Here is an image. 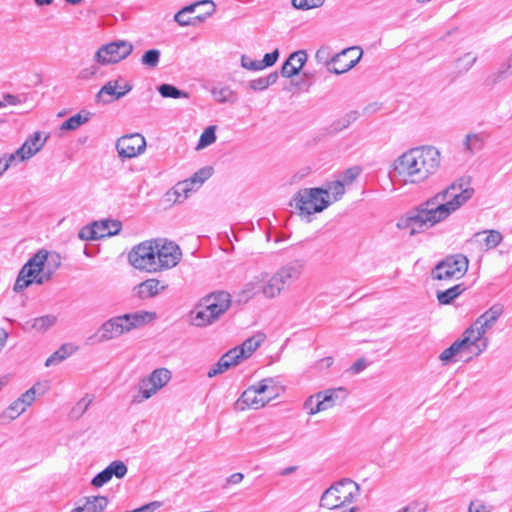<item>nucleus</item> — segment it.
Listing matches in <instances>:
<instances>
[{
    "label": "nucleus",
    "instance_id": "7",
    "mask_svg": "<svg viewBox=\"0 0 512 512\" xmlns=\"http://www.w3.org/2000/svg\"><path fill=\"white\" fill-rule=\"evenodd\" d=\"M155 249L156 239L138 244L128 254L129 263L138 270L148 273L158 272Z\"/></svg>",
    "mask_w": 512,
    "mask_h": 512
},
{
    "label": "nucleus",
    "instance_id": "24",
    "mask_svg": "<svg viewBox=\"0 0 512 512\" xmlns=\"http://www.w3.org/2000/svg\"><path fill=\"white\" fill-rule=\"evenodd\" d=\"M46 139H41L40 132L31 135L14 154L21 160L30 159L43 147Z\"/></svg>",
    "mask_w": 512,
    "mask_h": 512
},
{
    "label": "nucleus",
    "instance_id": "21",
    "mask_svg": "<svg viewBox=\"0 0 512 512\" xmlns=\"http://www.w3.org/2000/svg\"><path fill=\"white\" fill-rule=\"evenodd\" d=\"M303 266L304 264L302 260H294L282 266L274 274L281 286L284 288L300 277Z\"/></svg>",
    "mask_w": 512,
    "mask_h": 512
},
{
    "label": "nucleus",
    "instance_id": "4",
    "mask_svg": "<svg viewBox=\"0 0 512 512\" xmlns=\"http://www.w3.org/2000/svg\"><path fill=\"white\" fill-rule=\"evenodd\" d=\"M231 295L225 291L213 292L205 296L190 312L191 323L204 327L217 321L230 307Z\"/></svg>",
    "mask_w": 512,
    "mask_h": 512
},
{
    "label": "nucleus",
    "instance_id": "20",
    "mask_svg": "<svg viewBox=\"0 0 512 512\" xmlns=\"http://www.w3.org/2000/svg\"><path fill=\"white\" fill-rule=\"evenodd\" d=\"M167 288L168 283L165 281L150 278L136 285L133 291L138 298L148 299L163 293Z\"/></svg>",
    "mask_w": 512,
    "mask_h": 512
},
{
    "label": "nucleus",
    "instance_id": "49",
    "mask_svg": "<svg viewBox=\"0 0 512 512\" xmlns=\"http://www.w3.org/2000/svg\"><path fill=\"white\" fill-rule=\"evenodd\" d=\"M100 64L97 62L91 64L88 67L82 68L78 73V79L81 80H90L93 78H96L99 75L100 72Z\"/></svg>",
    "mask_w": 512,
    "mask_h": 512
},
{
    "label": "nucleus",
    "instance_id": "51",
    "mask_svg": "<svg viewBox=\"0 0 512 512\" xmlns=\"http://www.w3.org/2000/svg\"><path fill=\"white\" fill-rule=\"evenodd\" d=\"M221 360L228 362L229 368L237 365L241 360H243V352L238 351L236 347L230 349L224 355L221 356Z\"/></svg>",
    "mask_w": 512,
    "mask_h": 512
},
{
    "label": "nucleus",
    "instance_id": "19",
    "mask_svg": "<svg viewBox=\"0 0 512 512\" xmlns=\"http://www.w3.org/2000/svg\"><path fill=\"white\" fill-rule=\"evenodd\" d=\"M503 312L504 306L500 303H496L479 316L471 326L481 332V335L484 336L486 332L494 326Z\"/></svg>",
    "mask_w": 512,
    "mask_h": 512
},
{
    "label": "nucleus",
    "instance_id": "61",
    "mask_svg": "<svg viewBox=\"0 0 512 512\" xmlns=\"http://www.w3.org/2000/svg\"><path fill=\"white\" fill-rule=\"evenodd\" d=\"M319 398H317V393L308 397L304 403V408L308 410L310 415H314L319 413L320 411H315L316 403H318Z\"/></svg>",
    "mask_w": 512,
    "mask_h": 512
},
{
    "label": "nucleus",
    "instance_id": "5",
    "mask_svg": "<svg viewBox=\"0 0 512 512\" xmlns=\"http://www.w3.org/2000/svg\"><path fill=\"white\" fill-rule=\"evenodd\" d=\"M273 383L272 378H267L247 388L237 400L236 409L243 411L246 408L259 409L264 407L278 395Z\"/></svg>",
    "mask_w": 512,
    "mask_h": 512
},
{
    "label": "nucleus",
    "instance_id": "13",
    "mask_svg": "<svg viewBox=\"0 0 512 512\" xmlns=\"http://www.w3.org/2000/svg\"><path fill=\"white\" fill-rule=\"evenodd\" d=\"M116 149L121 159L134 158L145 151L146 141L139 133L124 135L117 140Z\"/></svg>",
    "mask_w": 512,
    "mask_h": 512
},
{
    "label": "nucleus",
    "instance_id": "41",
    "mask_svg": "<svg viewBox=\"0 0 512 512\" xmlns=\"http://www.w3.org/2000/svg\"><path fill=\"white\" fill-rule=\"evenodd\" d=\"M72 353V347L64 344L58 350H56L51 356H49L45 362L46 367H50L65 360Z\"/></svg>",
    "mask_w": 512,
    "mask_h": 512
},
{
    "label": "nucleus",
    "instance_id": "39",
    "mask_svg": "<svg viewBox=\"0 0 512 512\" xmlns=\"http://www.w3.org/2000/svg\"><path fill=\"white\" fill-rule=\"evenodd\" d=\"M89 113L86 115H82L81 113L75 114L65 120L61 126V130L73 131L79 128L81 125L85 124L89 120Z\"/></svg>",
    "mask_w": 512,
    "mask_h": 512
},
{
    "label": "nucleus",
    "instance_id": "47",
    "mask_svg": "<svg viewBox=\"0 0 512 512\" xmlns=\"http://www.w3.org/2000/svg\"><path fill=\"white\" fill-rule=\"evenodd\" d=\"M476 60V56H473L471 53H466L456 60V67L461 73L467 72L474 65Z\"/></svg>",
    "mask_w": 512,
    "mask_h": 512
},
{
    "label": "nucleus",
    "instance_id": "6",
    "mask_svg": "<svg viewBox=\"0 0 512 512\" xmlns=\"http://www.w3.org/2000/svg\"><path fill=\"white\" fill-rule=\"evenodd\" d=\"M295 209L300 215L310 216L318 213L331 205V199L323 195V188H304L293 197Z\"/></svg>",
    "mask_w": 512,
    "mask_h": 512
},
{
    "label": "nucleus",
    "instance_id": "58",
    "mask_svg": "<svg viewBox=\"0 0 512 512\" xmlns=\"http://www.w3.org/2000/svg\"><path fill=\"white\" fill-rule=\"evenodd\" d=\"M361 169L359 167H351L343 173V180L341 182L345 184H351L360 174Z\"/></svg>",
    "mask_w": 512,
    "mask_h": 512
},
{
    "label": "nucleus",
    "instance_id": "26",
    "mask_svg": "<svg viewBox=\"0 0 512 512\" xmlns=\"http://www.w3.org/2000/svg\"><path fill=\"white\" fill-rule=\"evenodd\" d=\"M266 277L267 273L262 272L255 276L251 281L247 282L238 293V301L246 303L256 294L260 293L261 283L264 282Z\"/></svg>",
    "mask_w": 512,
    "mask_h": 512
},
{
    "label": "nucleus",
    "instance_id": "23",
    "mask_svg": "<svg viewBox=\"0 0 512 512\" xmlns=\"http://www.w3.org/2000/svg\"><path fill=\"white\" fill-rule=\"evenodd\" d=\"M199 7H204L205 11L203 13L198 14L193 19L201 22L204 21L207 17L211 16L215 12L216 8L214 2L211 0L197 1L195 3L183 7L180 11H178L174 16V20L179 21V19L182 18L183 15L193 13Z\"/></svg>",
    "mask_w": 512,
    "mask_h": 512
},
{
    "label": "nucleus",
    "instance_id": "1",
    "mask_svg": "<svg viewBox=\"0 0 512 512\" xmlns=\"http://www.w3.org/2000/svg\"><path fill=\"white\" fill-rule=\"evenodd\" d=\"M473 193V188L467 184L464 187L462 182L453 183L409 212L405 218L398 221L397 226L401 229H410V235L421 233L447 219L465 204Z\"/></svg>",
    "mask_w": 512,
    "mask_h": 512
},
{
    "label": "nucleus",
    "instance_id": "32",
    "mask_svg": "<svg viewBox=\"0 0 512 512\" xmlns=\"http://www.w3.org/2000/svg\"><path fill=\"white\" fill-rule=\"evenodd\" d=\"M95 228L98 232V237L101 239L118 234L121 230V223L116 220H102L95 222Z\"/></svg>",
    "mask_w": 512,
    "mask_h": 512
},
{
    "label": "nucleus",
    "instance_id": "44",
    "mask_svg": "<svg viewBox=\"0 0 512 512\" xmlns=\"http://www.w3.org/2000/svg\"><path fill=\"white\" fill-rule=\"evenodd\" d=\"M483 138L479 134H468L464 141L465 150L475 153L483 148Z\"/></svg>",
    "mask_w": 512,
    "mask_h": 512
},
{
    "label": "nucleus",
    "instance_id": "43",
    "mask_svg": "<svg viewBox=\"0 0 512 512\" xmlns=\"http://www.w3.org/2000/svg\"><path fill=\"white\" fill-rule=\"evenodd\" d=\"M161 52L158 49L147 50L141 57V64L147 68H156L160 61Z\"/></svg>",
    "mask_w": 512,
    "mask_h": 512
},
{
    "label": "nucleus",
    "instance_id": "53",
    "mask_svg": "<svg viewBox=\"0 0 512 512\" xmlns=\"http://www.w3.org/2000/svg\"><path fill=\"white\" fill-rule=\"evenodd\" d=\"M34 282H35V279L33 277H29L25 273L23 274V271L20 270V273H19V275L16 279V282L14 284V291L20 292Z\"/></svg>",
    "mask_w": 512,
    "mask_h": 512
},
{
    "label": "nucleus",
    "instance_id": "50",
    "mask_svg": "<svg viewBox=\"0 0 512 512\" xmlns=\"http://www.w3.org/2000/svg\"><path fill=\"white\" fill-rule=\"evenodd\" d=\"M91 403H92V398H90L89 396L83 397L72 408L71 416L75 417V418H79L86 412V410L88 409V407Z\"/></svg>",
    "mask_w": 512,
    "mask_h": 512
},
{
    "label": "nucleus",
    "instance_id": "36",
    "mask_svg": "<svg viewBox=\"0 0 512 512\" xmlns=\"http://www.w3.org/2000/svg\"><path fill=\"white\" fill-rule=\"evenodd\" d=\"M465 290V287L463 284H457L451 288H448L444 291H439L437 293V299L440 304L448 305L453 302L455 298H457L459 295L462 294V292Z\"/></svg>",
    "mask_w": 512,
    "mask_h": 512
},
{
    "label": "nucleus",
    "instance_id": "15",
    "mask_svg": "<svg viewBox=\"0 0 512 512\" xmlns=\"http://www.w3.org/2000/svg\"><path fill=\"white\" fill-rule=\"evenodd\" d=\"M132 90V85L125 82L123 85L120 84L119 80L108 81L96 95V100L104 104L113 102L125 96Z\"/></svg>",
    "mask_w": 512,
    "mask_h": 512
},
{
    "label": "nucleus",
    "instance_id": "33",
    "mask_svg": "<svg viewBox=\"0 0 512 512\" xmlns=\"http://www.w3.org/2000/svg\"><path fill=\"white\" fill-rule=\"evenodd\" d=\"M264 340L265 335L263 333H257L256 335L246 339L240 346H236V349L243 352V359H247L264 342Z\"/></svg>",
    "mask_w": 512,
    "mask_h": 512
},
{
    "label": "nucleus",
    "instance_id": "40",
    "mask_svg": "<svg viewBox=\"0 0 512 512\" xmlns=\"http://www.w3.org/2000/svg\"><path fill=\"white\" fill-rule=\"evenodd\" d=\"M211 93L214 100L219 103H233L236 100L235 93L229 87H214Z\"/></svg>",
    "mask_w": 512,
    "mask_h": 512
},
{
    "label": "nucleus",
    "instance_id": "63",
    "mask_svg": "<svg viewBox=\"0 0 512 512\" xmlns=\"http://www.w3.org/2000/svg\"><path fill=\"white\" fill-rule=\"evenodd\" d=\"M249 87L254 91H263L268 88L264 77L251 80L249 82Z\"/></svg>",
    "mask_w": 512,
    "mask_h": 512
},
{
    "label": "nucleus",
    "instance_id": "27",
    "mask_svg": "<svg viewBox=\"0 0 512 512\" xmlns=\"http://www.w3.org/2000/svg\"><path fill=\"white\" fill-rule=\"evenodd\" d=\"M44 254L47 255V260L45 261V272L36 279L37 284H43L48 281L51 278V275L61 265V257L58 253L44 250Z\"/></svg>",
    "mask_w": 512,
    "mask_h": 512
},
{
    "label": "nucleus",
    "instance_id": "35",
    "mask_svg": "<svg viewBox=\"0 0 512 512\" xmlns=\"http://www.w3.org/2000/svg\"><path fill=\"white\" fill-rule=\"evenodd\" d=\"M48 389H49V386L47 383L42 384L40 382H37L30 389H28L25 393H23L18 398V400L27 408L35 401L37 394L43 395Z\"/></svg>",
    "mask_w": 512,
    "mask_h": 512
},
{
    "label": "nucleus",
    "instance_id": "3",
    "mask_svg": "<svg viewBox=\"0 0 512 512\" xmlns=\"http://www.w3.org/2000/svg\"><path fill=\"white\" fill-rule=\"evenodd\" d=\"M360 486L349 478H343L331 484L321 495L319 506L332 511L359 512L360 508L352 506L360 496Z\"/></svg>",
    "mask_w": 512,
    "mask_h": 512
},
{
    "label": "nucleus",
    "instance_id": "55",
    "mask_svg": "<svg viewBox=\"0 0 512 512\" xmlns=\"http://www.w3.org/2000/svg\"><path fill=\"white\" fill-rule=\"evenodd\" d=\"M111 478H112V476L110 474V470H107V468H105L104 470L99 472L96 476H94V478L91 481V484L94 487L99 488V487L104 486L106 483H108L111 480Z\"/></svg>",
    "mask_w": 512,
    "mask_h": 512
},
{
    "label": "nucleus",
    "instance_id": "9",
    "mask_svg": "<svg viewBox=\"0 0 512 512\" xmlns=\"http://www.w3.org/2000/svg\"><path fill=\"white\" fill-rule=\"evenodd\" d=\"M469 261L463 254L447 256L432 270L433 279L452 280L460 279L468 270Z\"/></svg>",
    "mask_w": 512,
    "mask_h": 512
},
{
    "label": "nucleus",
    "instance_id": "22",
    "mask_svg": "<svg viewBox=\"0 0 512 512\" xmlns=\"http://www.w3.org/2000/svg\"><path fill=\"white\" fill-rule=\"evenodd\" d=\"M307 61V53L304 50H299L290 54L288 59L284 62L281 68L283 77L291 78L297 75L303 68Z\"/></svg>",
    "mask_w": 512,
    "mask_h": 512
},
{
    "label": "nucleus",
    "instance_id": "46",
    "mask_svg": "<svg viewBox=\"0 0 512 512\" xmlns=\"http://www.w3.org/2000/svg\"><path fill=\"white\" fill-rule=\"evenodd\" d=\"M106 468L110 470L112 477L115 476L118 479L123 478L128 471L126 464L121 460L111 462Z\"/></svg>",
    "mask_w": 512,
    "mask_h": 512
},
{
    "label": "nucleus",
    "instance_id": "18",
    "mask_svg": "<svg viewBox=\"0 0 512 512\" xmlns=\"http://www.w3.org/2000/svg\"><path fill=\"white\" fill-rule=\"evenodd\" d=\"M360 57H361V53L357 57H355V59H352L349 62H345V64H343V65L332 66V57H331V52H330L329 47L322 46L317 50V52L315 54L316 60L319 63L325 64L327 67V70L330 73H333L336 75L343 74V73L349 71L350 69H352L358 63Z\"/></svg>",
    "mask_w": 512,
    "mask_h": 512
},
{
    "label": "nucleus",
    "instance_id": "16",
    "mask_svg": "<svg viewBox=\"0 0 512 512\" xmlns=\"http://www.w3.org/2000/svg\"><path fill=\"white\" fill-rule=\"evenodd\" d=\"M122 334L139 328L155 318V313L147 311H137L116 316Z\"/></svg>",
    "mask_w": 512,
    "mask_h": 512
},
{
    "label": "nucleus",
    "instance_id": "54",
    "mask_svg": "<svg viewBox=\"0 0 512 512\" xmlns=\"http://www.w3.org/2000/svg\"><path fill=\"white\" fill-rule=\"evenodd\" d=\"M355 52V48H347L342 50L340 53L332 56V66H339L349 62L353 58H350V54Z\"/></svg>",
    "mask_w": 512,
    "mask_h": 512
},
{
    "label": "nucleus",
    "instance_id": "12",
    "mask_svg": "<svg viewBox=\"0 0 512 512\" xmlns=\"http://www.w3.org/2000/svg\"><path fill=\"white\" fill-rule=\"evenodd\" d=\"M158 272L175 267L182 257L181 249L172 241L156 239Z\"/></svg>",
    "mask_w": 512,
    "mask_h": 512
},
{
    "label": "nucleus",
    "instance_id": "8",
    "mask_svg": "<svg viewBox=\"0 0 512 512\" xmlns=\"http://www.w3.org/2000/svg\"><path fill=\"white\" fill-rule=\"evenodd\" d=\"M211 167H203L195 172L190 178L176 183L168 192L169 197H174L175 203L185 201L191 193L197 191L203 183L212 176Z\"/></svg>",
    "mask_w": 512,
    "mask_h": 512
},
{
    "label": "nucleus",
    "instance_id": "31",
    "mask_svg": "<svg viewBox=\"0 0 512 512\" xmlns=\"http://www.w3.org/2000/svg\"><path fill=\"white\" fill-rule=\"evenodd\" d=\"M282 290L283 287L281 286L275 274L270 277L267 276L264 282L261 283V293L266 298H275L280 295Z\"/></svg>",
    "mask_w": 512,
    "mask_h": 512
},
{
    "label": "nucleus",
    "instance_id": "30",
    "mask_svg": "<svg viewBox=\"0 0 512 512\" xmlns=\"http://www.w3.org/2000/svg\"><path fill=\"white\" fill-rule=\"evenodd\" d=\"M56 320L57 318L54 315H44L27 321L25 325H23V329L27 331L36 330L38 332H45L56 323Z\"/></svg>",
    "mask_w": 512,
    "mask_h": 512
},
{
    "label": "nucleus",
    "instance_id": "17",
    "mask_svg": "<svg viewBox=\"0 0 512 512\" xmlns=\"http://www.w3.org/2000/svg\"><path fill=\"white\" fill-rule=\"evenodd\" d=\"M348 396V391L344 387L330 388L317 393L319 398L316 403L315 411H325L337 404L342 403Z\"/></svg>",
    "mask_w": 512,
    "mask_h": 512
},
{
    "label": "nucleus",
    "instance_id": "37",
    "mask_svg": "<svg viewBox=\"0 0 512 512\" xmlns=\"http://www.w3.org/2000/svg\"><path fill=\"white\" fill-rule=\"evenodd\" d=\"M465 343V340H456L453 342L448 348H446L439 356V359L443 363H448L454 361V357L459 356L463 357L461 353V347Z\"/></svg>",
    "mask_w": 512,
    "mask_h": 512
},
{
    "label": "nucleus",
    "instance_id": "42",
    "mask_svg": "<svg viewBox=\"0 0 512 512\" xmlns=\"http://www.w3.org/2000/svg\"><path fill=\"white\" fill-rule=\"evenodd\" d=\"M158 92L164 98H174V99H177V98H187L188 97V93L187 92H185L183 90H180V89H178L177 87H175L174 85H171V84H161L158 87Z\"/></svg>",
    "mask_w": 512,
    "mask_h": 512
},
{
    "label": "nucleus",
    "instance_id": "48",
    "mask_svg": "<svg viewBox=\"0 0 512 512\" xmlns=\"http://www.w3.org/2000/svg\"><path fill=\"white\" fill-rule=\"evenodd\" d=\"M26 407L17 399L5 410L4 415L13 420L26 411Z\"/></svg>",
    "mask_w": 512,
    "mask_h": 512
},
{
    "label": "nucleus",
    "instance_id": "56",
    "mask_svg": "<svg viewBox=\"0 0 512 512\" xmlns=\"http://www.w3.org/2000/svg\"><path fill=\"white\" fill-rule=\"evenodd\" d=\"M79 237L83 240H97L100 239L98 237V232L95 228V222L91 226H86L81 229L79 233Z\"/></svg>",
    "mask_w": 512,
    "mask_h": 512
},
{
    "label": "nucleus",
    "instance_id": "28",
    "mask_svg": "<svg viewBox=\"0 0 512 512\" xmlns=\"http://www.w3.org/2000/svg\"><path fill=\"white\" fill-rule=\"evenodd\" d=\"M474 238L481 244L482 247L485 248V250H490L497 247L501 243L503 236L497 230H487L477 232L474 235Z\"/></svg>",
    "mask_w": 512,
    "mask_h": 512
},
{
    "label": "nucleus",
    "instance_id": "52",
    "mask_svg": "<svg viewBox=\"0 0 512 512\" xmlns=\"http://www.w3.org/2000/svg\"><path fill=\"white\" fill-rule=\"evenodd\" d=\"M324 2L325 0H292V5L296 9L305 11L321 7Z\"/></svg>",
    "mask_w": 512,
    "mask_h": 512
},
{
    "label": "nucleus",
    "instance_id": "57",
    "mask_svg": "<svg viewBox=\"0 0 512 512\" xmlns=\"http://www.w3.org/2000/svg\"><path fill=\"white\" fill-rule=\"evenodd\" d=\"M229 369L228 362L219 359L216 364L208 371L207 376L209 378L215 377L216 375L222 374Z\"/></svg>",
    "mask_w": 512,
    "mask_h": 512
},
{
    "label": "nucleus",
    "instance_id": "59",
    "mask_svg": "<svg viewBox=\"0 0 512 512\" xmlns=\"http://www.w3.org/2000/svg\"><path fill=\"white\" fill-rule=\"evenodd\" d=\"M279 57L278 49H275L271 53H266L264 58L260 61L262 69L265 67H270L276 63Z\"/></svg>",
    "mask_w": 512,
    "mask_h": 512
},
{
    "label": "nucleus",
    "instance_id": "34",
    "mask_svg": "<svg viewBox=\"0 0 512 512\" xmlns=\"http://www.w3.org/2000/svg\"><path fill=\"white\" fill-rule=\"evenodd\" d=\"M100 340L106 341L122 335L120 332V326L116 317H113L104 322L100 327Z\"/></svg>",
    "mask_w": 512,
    "mask_h": 512
},
{
    "label": "nucleus",
    "instance_id": "11",
    "mask_svg": "<svg viewBox=\"0 0 512 512\" xmlns=\"http://www.w3.org/2000/svg\"><path fill=\"white\" fill-rule=\"evenodd\" d=\"M172 374L167 368H157L153 370L147 377L139 382V394L141 396L138 402L148 400L158 391L165 387L171 380Z\"/></svg>",
    "mask_w": 512,
    "mask_h": 512
},
{
    "label": "nucleus",
    "instance_id": "45",
    "mask_svg": "<svg viewBox=\"0 0 512 512\" xmlns=\"http://www.w3.org/2000/svg\"><path fill=\"white\" fill-rule=\"evenodd\" d=\"M215 129V126H209L203 131L199 138L197 149H203L216 141Z\"/></svg>",
    "mask_w": 512,
    "mask_h": 512
},
{
    "label": "nucleus",
    "instance_id": "29",
    "mask_svg": "<svg viewBox=\"0 0 512 512\" xmlns=\"http://www.w3.org/2000/svg\"><path fill=\"white\" fill-rule=\"evenodd\" d=\"M107 505L108 499L105 496L88 497L83 506L76 507L70 512H102Z\"/></svg>",
    "mask_w": 512,
    "mask_h": 512
},
{
    "label": "nucleus",
    "instance_id": "2",
    "mask_svg": "<svg viewBox=\"0 0 512 512\" xmlns=\"http://www.w3.org/2000/svg\"><path fill=\"white\" fill-rule=\"evenodd\" d=\"M441 156L433 146L408 150L395 161V171L406 183H421L436 173Z\"/></svg>",
    "mask_w": 512,
    "mask_h": 512
},
{
    "label": "nucleus",
    "instance_id": "10",
    "mask_svg": "<svg viewBox=\"0 0 512 512\" xmlns=\"http://www.w3.org/2000/svg\"><path fill=\"white\" fill-rule=\"evenodd\" d=\"M133 45L124 40L113 41L102 45L95 53L94 61L101 65L115 64L128 57Z\"/></svg>",
    "mask_w": 512,
    "mask_h": 512
},
{
    "label": "nucleus",
    "instance_id": "14",
    "mask_svg": "<svg viewBox=\"0 0 512 512\" xmlns=\"http://www.w3.org/2000/svg\"><path fill=\"white\" fill-rule=\"evenodd\" d=\"M461 340H465L461 347V353L466 359L480 355L487 348L488 344L487 339L481 335V332L472 326L464 331Z\"/></svg>",
    "mask_w": 512,
    "mask_h": 512
},
{
    "label": "nucleus",
    "instance_id": "38",
    "mask_svg": "<svg viewBox=\"0 0 512 512\" xmlns=\"http://www.w3.org/2000/svg\"><path fill=\"white\" fill-rule=\"evenodd\" d=\"M345 193L344 183L341 181H335L330 184L326 188H323V195L328 196V199H331V204L337 200H339Z\"/></svg>",
    "mask_w": 512,
    "mask_h": 512
},
{
    "label": "nucleus",
    "instance_id": "62",
    "mask_svg": "<svg viewBox=\"0 0 512 512\" xmlns=\"http://www.w3.org/2000/svg\"><path fill=\"white\" fill-rule=\"evenodd\" d=\"M241 64H242V66L244 68H246L248 70H252V71H257V70H261L262 69L260 61H258V60H251V59H248L245 56H242Z\"/></svg>",
    "mask_w": 512,
    "mask_h": 512
},
{
    "label": "nucleus",
    "instance_id": "60",
    "mask_svg": "<svg viewBox=\"0 0 512 512\" xmlns=\"http://www.w3.org/2000/svg\"><path fill=\"white\" fill-rule=\"evenodd\" d=\"M356 120V112L347 114L343 119L335 124V130H342L350 125L352 121Z\"/></svg>",
    "mask_w": 512,
    "mask_h": 512
},
{
    "label": "nucleus",
    "instance_id": "25",
    "mask_svg": "<svg viewBox=\"0 0 512 512\" xmlns=\"http://www.w3.org/2000/svg\"><path fill=\"white\" fill-rule=\"evenodd\" d=\"M47 255L44 254V249L39 250L34 254L22 267L23 274L33 277L35 280L45 272V261Z\"/></svg>",
    "mask_w": 512,
    "mask_h": 512
},
{
    "label": "nucleus",
    "instance_id": "64",
    "mask_svg": "<svg viewBox=\"0 0 512 512\" xmlns=\"http://www.w3.org/2000/svg\"><path fill=\"white\" fill-rule=\"evenodd\" d=\"M366 367H367L366 360L361 358L352 364V366L349 368V371L352 374H358V373L362 372Z\"/></svg>",
    "mask_w": 512,
    "mask_h": 512
}]
</instances>
